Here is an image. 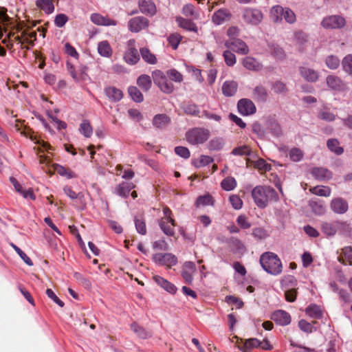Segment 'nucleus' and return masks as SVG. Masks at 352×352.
Listing matches in <instances>:
<instances>
[{"label": "nucleus", "instance_id": "f257e3e1", "mask_svg": "<svg viewBox=\"0 0 352 352\" xmlns=\"http://www.w3.org/2000/svg\"><path fill=\"white\" fill-rule=\"evenodd\" d=\"M252 196L260 208H265L269 201H276L278 199L276 190L270 186H256L252 191Z\"/></svg>", "mask_w": 352, "mask_h": 352}, {"label": "nucleus", "instance_id": "f03ea898", "mask_svg": "<svg viewBox=\"0 0 352 352\" xmlns=\"http://www.w3.org/2000/svg\"><path fill=\"white\" fill-rule=\"evenodd\" d=\"M260 263L265 271L274 276L283 271L282 263L278 256L273 252H265L260 257Z\"/></svg>", "mask_w": 352, "mask_h": 352}, {"label": "nucleus", "instance_id": "7ed1b4c3", "mask_svg": "<svg viewBox=\"0 0 352 352\" xmlns=\"http://www.w3.org/2000/svg\"><path fill=\"white\" fill-rule=\"evenodd\" d=\"M210 137V131L204 128L196 127L188 130L186 138L188 143L193 145L201 144Z\"/></svg>", "mask_w": 352, "mask_h": 352}, {"label": "nucleus", "instance_id": "20e7f679", "mask_svg": "<svg viewBox=\"0 0 352 352\" xmlns=\"http://www.w3.org/2000/svg\"><path fill=\"white\" fill-rule=\"evenodd\" d=\"M152 78L154 83L156 84L160 90L166 94H170L174 90V86L169 82L166 75L160 70H155L152 73Z\"/></svg>", "mask_w": 352, "mask_h": 352}, {"label": "nucleus", "instance_id": "39448f33", "mask_svg": "<svg viewBox=\"0 0 352 352\" xmlns=\"http://www.w3.org/2000/svg\"><path fill=\"white\" fill-rule=\"evenodd\" d=\"M242 18L246 23L256 25L262 21L263 15L260 10L248 7L242 10Z\"/></svg>", "mask_w": 352, "mask_h": 352}, {"label": "nucleus", "instance_id": "423d86ee", "mask_svg": "<svg viewBox=\"0 0 352 352\" xmlns=\"http://www.w3.org/2000/svg\"><path fill=\"white\" fill-rule=\"evenodd\" d=\"M136 41L132 38L126 43V50L124 54V60L129 65H135L140 60V54L135 46Z\"/></svg>", "mask_w": 352, "mask_h": 352}, {"label": "nucleus", "instance_id": "0eeeda50", "mask_svg": "<svg viewBox=\"0 0 352 352\" xmlns=\"http://www.w3.org/2000/svg\"><path fill=\"white\" fill-rule=\"evenodd\" d=\"M149 20L142 16H138L131 18L128 21V29L133 33H138L146 30L149 26Z\"/></svg>", "mask_w": 352, "mask_h": 352}, {"label": "nucleus", "instance_id": "6e6552de", "mask_svg": "<svg viewBox=\"0 0 352 352\" xmlns=\"http://www.w3.org/2000/svg\"><path fill=\"white\" fill-rule=\"evenodd\" d=\"M346 24L344 17L340 15H331L323 19L321 25L325 29H338L343 28Z\"/></svg>", "mask_w": 352, "mask_h": 352}, {"label": "nucleus", "instance_id": "1a4fd4ad", "mask_svg": "<svg viewBox=\"0 0 352 352\" xmlns=\"http://www.w3.org/2000/svg\"><path fill=\"white\" fill-rule=\"evenodd\" d=\"M153 260L155 263L161 265H166L170 268L177 263V257L170 253H157L153 256Z\"/></svg>", "mask_w": 352, "mask_h": 352}, {"label": "nucleus", "instance_id": "9d476101", "mask_svg": "<svg viewBox=\"0 0 352 352\" xmlns=\"http://www.w3.org/2000/svg\"><path fill=\"white\" fill-rule=\"evenodd\" d=\"M225 46L242 55L248 54L250 51L247 44L240 38L229 39L225 42Z\"/></svg>", "mask_w": 352, "mask_h": 352}, {"label": "nucleus", "instance_id": "9b49d317", "mask_svg": "<svg viewBox=\"0 0 352 352\" xmlns=\"http://www.w3.org/2000/svg\"><path fill=\"white\" fill-rule=\"evenodd\" d=\"M331 210L338 214H345L349 210V204L342 197L333 198L330 202Z\"/></svg>", "mask_w": 352, "mask_h": 352}, {"label": "nucleus", "instance_id": "f8f14e48", "mask_svg": "<svg viewBox=\"0 0 352 352\" xmlns=\"http://www.w3.org/2000/svg\"><path fill=\"white\" fill-rule=\"evenodd\" d=\"M63 191L67 196L72 200H76V207L79 210H84L86 207V202L82 192H75L72 187L66 186L63 188Z\"/></svg>", "mask_w": 352, "mask_h": 352}, {"label": "nucleus", "instance_id": "ddd939ff", "mask_svg": "<svg viewBox=\"0 0 352 352\" xmlns=\"http://www.w3.org/2000/svg\"><path fill=\"white\" fill-rule=\"evenodd\" d=\"M237 108L239 113L243 116H249L256 112V108L254 102L247 98H243L239 100Z\"/></svg>", "mask_w": 352, "mask_h": 352}, {"label": "nucleus", "instance_id": "4468645a", "mask_svg": "<svg viewBox=\"0 0 352 352\" xmlns=\"http://www.w3.org/2000/svg\"><path fill=\"white\" fill-rule=\"evenodd\" d=\"M196 271V267L193 262H186L182 268V276L184 280L187 284H191L193 280V274Z\"/></svg>", "mask_w": 352, "mask_h": 352}, {"label": "nucleus", "instance_id": "2eb2a0df", "mask_svg": "<svg viewBox=\"0 0 352 352\" xmlns=\"http://www.w3.org/2000/svg\"><path fill=\"white\" fill-rule=\"evenodd\" d=\"M159 226L166 235L168 236L175 235L174 228L176 226L175 219L162 218L159 221Z\"/></svg>", "mask_w": 352, "mask_h": 352}, {"label": "nucleus", "instance_id": "dca6fc26", "mask_svg": "<svg viewBox=\"0 0 352 352\" xmlns=\"http://www.w3.org/2000/svg\"><path fill=\"white\" fill-rule=\"evenodd\" d=\"M271 319L273 320L276 324L286 326L291 322L290 315L283 310L275 311L271 316Z\"/></svg>", "mask_w": 352, "mask_h": 352}, {"label": "nucleus", "instance_id": "f3484780", "mask_svg": "<svg viewBox=\"0 0 352 352\" xmlns=\"http://www.w3.org/2000/svg\"><path fill=\"white\" fill-rule=\"evenodd\" d=\"M311 174L313 177L319 181L329 180L333 175L331 171L324 167H315L312 168Z\"/></svg>", "mask_w": 352, "mask_h": 352}, {"label": "nucleus", "instance_id": "a211bd4d", "mask_svg": "<svg viewBox=\"0 0 352 352\" xmlns=\"http://www.w3.org/2000/svg\"><path fill=\"white\" fill-rule=\"evenodd\" d=\"M138 6L140 12L144 14L153 16L156 14V6L151 0H139Z\"/></svg>", "mask_w": 352, "mask_h": 352}, {"label": "nucleus", "instance_id": "6ab92c4d", "mask_svg": "<svg viewBox=\"0 0 352 352\" xmlns=\"http://www.w3.org/2000/svg\"><path fill=\"white\" fill-rule=\"evenodd\" d=\"M327 86L336 91H343L346 88V85L338 76L334 75H329L326 78Z\"/></svg>", "mask_w": 352, "mask_h": 352}, {"label": "nucleus", "instance_id": "aec40b11", "mask_svg": "<svg viewBox=\"0 0 352 352\" xmlns=\"http://www.w3.org/2000/svg\"><path fill=\"white\" fill-rule=\"evenodd\" d=\"M322 232L327 236H333L337 233V220L322 221L320 224Z\"/></svg>", "mask_w": 352, "mask_h": 352}, {"label": "nucleus", "instance_id": "412c9836", "mask_svg": "<svg viewBox=\"0 0 352 352\" xmlns=\"http://www.w3.org/2000/svg\"><path fill=\"white\" fill-rule=\"evenodd\" d=\"M91 21L98 25L114 26L117 25L116 21L111 19L107 16H103L98 13H94L91 15Z\"/></svg>", "mask_w": 352, "mask_h": 352}, {"label": "nucleus", "instance_id": "4be33fe9", "mask_svg": "<svg viewBox=\"0 0 352 352\" xmlns=\"http://www.w3.org/2000/svg\"><path fill=\"white\" fill-rule=\"evenodd\" d=\"M230 17L231 14L228 10L219 9L213 14L212 20L216 25H221Z\"/></svg>", "mask_w": 352, "mask_h": 352}, {"label": "nucleus", "instance_id": "5701e85b", "mask_svg": "<svg viewBox=\"0 0 352 352\" xmlns=\"http://www.w3.org/2000/svg\"><path fill=\"white\" fill-rule=\"evenodd\" d=\"M243 65L248 70L252 71H260L263 68L262 64L258 61L256 58L252 56H246L243 59Z\"/></svg>", "mask_w": 352, "mask_h": 352}, {"label": "nucleus", "instance_id": "b1692460", "mask_svg": "<svg viewBox=\"0 0 352 352\" xmlns=\"http://www.w3.org/2000/svg\"><path fill=\"white\" fill-rule=\"evenodd\" d=\"M153 280L159 286L162 287L170 294H173L176 292L177 287L173 283H170L163 277L156 275L153 276Z\"/></svg>", "mask_w": 352, "mask_h": 352}, {"label": "nucleus", "instance_id": "393cba45", "mask_svg": "<svg viewBox=\"0 0 352 352\" xmlns=\"http://www.w3.org/2000/svg\"><path fill=\"white\" fill-rule=\"evenodd\" d=\"M300 76L307 81L316 82L318 78V72L307 67H300L299 69Z\"/></svg>", "mask_w": 352, "mask_h": 352}, {"label": "nucleus", "instance_id": "a878e982", "mask_svg": "<svg viewBox=\"0 0 352 352\" xmlns=\"http://www.w3.org/2000/svg\"><path fill=\"white\" fill-rule=\"evenodd\" d=\"M135 188L132 182H123L118 185L115 189L116 193L122 197H127L130 191Z\"/></svg>", "mask_w": 352, "mask_h": 352}, {"label": "nucleus", "instance_id": "bb28decb", "mask_svg": "<svg viewBox=\"0 0 352 352\" xmlns=\"http://www.w3.org/2000/svg\"><path fill=\"white\" fill-rule=\"evenodd\" d=\"M104 91L107 96L111 102H118L123 97L122 91L115 87H107L105 89Z\"/></svg>", "mask_w": 352, "mask_h": 352}, {"label": "nucleus", "instance_id": "cd10ccee", "mask_svg": "<svg viewBox=\"0 0 352 352\" xmlns=\"http://www.w3.org/2000/svg\"><path fill=\"white\" fill-rule=\"evenodd\" d=\"M54 170L60 176L65 177L67 179H72L77 177L76 174L72 171L69 168L65 167L58 164L53 165Z\"/></svg>", "mask_w": 352, "mask_h": 352}, {"label": "nucleus", "instance_id": "c85d7f7f", "mask_svg": "<svg viewBox=\"0 0 352 352\" xmlns=\"http://www.w3.org/2000/svg\"><path fill=\"white\" fill-rule=\"evenodd\" d=\"M237 88L238 84L236 82L233 80L226 81L222 86V92L226 96H232L236 93Z\"/></svg>", "mask_w": 352, "mask_h": 352}, {"label": "nucleus", "instance_id": "c756f323", "mask_svg": "<svg viewBox=\"0 0 352 352\" xmlns=\"http://www.w3.org/2000/svg\"><path fill=\"white\" fill-rule=\"evenodd\" d=\"M268 94L265 87L256 86L253 90V98L258 102H265L267 100Z\"/></svg>", "mask_w": 352, "mask_h": 352}, {"label": "nucleus", "instance_id": "7c9ffc66", "mask_svg": "<svg viewBox=\"0 0 352 352\" xmlns=\"http://www.w3.org/2000/svg\"><path fill=\"white\" fill-rule=\"evenodd\" d=\"M98 54L105 58H110L112 56L113 50L107 41H102L98 44Z\"/></svg>", "mask_w": 352, "mask_h": 352}, {"label": "nucleus", "instance_id": "2f4dec72", "mask_svg": "<svg viewBox=\"0 0 352 352\" xmlns=\"http://www.w3.org/2000/svg\"><path fill=\"white\" fill-rule=\"evenodd\" d=\"M285 8L276 5L272 8L270 10V17L272 20L276 23H280L283 20Z\"/></svg>", "mask_w": 352, "mask_h": 352}, {"label": "nucleus", "instance_id": "473e14b6", "mask_svg": "<svg viewBox=\"0 0 352 352\" xmlns=\"http://www.w3.org/2000/svg\"><path fill=\"white\" fill-rule=\"evenodd\" d=\"M305 313L307 316L314 319H320L323 315L320 307L315 304L309 305L305 309Z\"/></svg>", "mask_w": 352, "mask_h": 352}, {"label": "nucleus", "instance_id": "72a5a7b5", "mask_svg": "<svg viewBox=\"0 0 352 352\" xmlns=\"http://www.w3.org/2000/svg\"><path fill=\"white\" fill-rule=\"evenodd\" d=\"M170 118L166 114H157L153 120V124L160 129L164 128L170 122Z\"/></svg>", "mask_w": 352, "mask_h": 352}, {"label": "nucleus", "instance_id": "f704fd0d", "mask_svg": "<svg viewBox=\"0 0 352 352\" xmlns=\"http://www.w3.org/2000/svg\"><path fill=\"white\" fill-rule=\"evenodd\" d=\"M140 53L142 59L147 63L154 65L157 63V58L148 47L140 49Z\"/></svg>", "mask_w": 352, "mask_h": 352}, {"label": "nucleus", "instance_id": "c9c22d12", "mask_svg": "<svg viewBox=\"0 0 352 352\" xmlns=\"http://www.w3.org/2000/svg\"><path fill=\"white\" fill-rule=\"evenodd\" d=\"M176 21L179 25L185 30L195 32L197 31V27L196 24L190 19H184L182 16H178L177 17Z\"/></svg>", "mask_w": 352, "mask_h": 352}, {"label": "nucleus", "instance_id": "e433bc0d", "mask_svg": "<svg viewBox=\"0 0 352 352\" xmlns=\"http://www.w3.org/2000/svg\"><path fill=\"white\" fill-rule=\"evenodd\" d=\"M36 6L46 14H51L54 10L52 0H36Z\"/></svg>", "mask_w": 352, "mask_h": 352}, {"label": "nucleus", "instance_id": "4c0bfd02", "mask_svg": "<svg viewBox=\"0 0 352 352\" xmlns=\"http://www.w3.org/2000/svg\"><path fill=\"white\" fill-rule=\"evenodd\" d=\"M309 206L312 211L318 215H322L325 213L326 207L321 200H311L309 201Z\"/></svg>", "mask_w": 352, "mask_h": 352}, {"label": "nucleus", "instance_id": "58836bf2", "mask_svg": "<svg viewBox=\"0 0 352 352\" xmlns=\"http://www.w3.org/2000/svg\"><path fill=\"white\" fill-rule=\"evenodd\" d=\"M338 261L344 264L348 263L349 265H352V247L342 248Z\"/></svg>", "mask_w": 352, "mask_h": 352}, {"label": "nucleus", "instance_id": "ea45409f", "mask_svg": "<svg viewBox=\"0 0 352 352\" xmlns=\"http://www.w3.org/2000/svg\"><path fill=\"white\" fill-rule=\"evenodd\" d=\"M138 85L144 91H147L151 87V79L148 75L142 74L137 80Z\"/></svg>", "mask_w": 352, "mask_h": 352}, {"label": "nucleus", "instance_id": "a19ab883", "mask_svg": "<svg viewBox=\"0 0 352 352\" xmlns=\"http://www.w3.org/2000/svg\"><path fill=\"white\" fill-rule=\"evenodd\" d=\"M184 111L187 115L197 116L199 118L204 117L203 112H201L198 106L195 104H187L184 107Z\"/></svg>", "mask_w": 352, "mask_h": 352}, {"label": "nucleus", "instance_id": "79ce46f5", "mask_svg": "<svg viewBox=\"0 0 352 352\" xmlns=\"http://www.w3.org/2000/svg\"><path fill=\"white\" fill-rule=\"evenodd\" d=\"M131 329L138 337L141 338L146 339L151 336V332L146 331L136 322H133L131 324Z\"/></svg>", "mask_w": 352, "mask_h": 352}, {"label": "nucleus", "instance_id": "37998d69", "mask_svg": "<svg viewBox=\"0 0 352 352\" xmlns=\"http://www.w3.org/2000/svg\"><path fill=\"white\" fill-rule=\"evenodd\" d=\"M337 232L345 236H350L351 228L346 221L337 220Z\"/></svg>", "mask_w": 352, "mask_h": 352}, {"label": "nucleus", "instance_id": "c03bdc74", "mask_svg": "<svg viewBox=\"0 0 352 352\" xmlns=\"http://www.w3.org/2000/svg\"><path fill=\"white\" fill-rule=\"evenodd\" d=\"M280 283L285 289H293L297 285V280L294 276L287 275L283 277Z\"/></svg>", "mask_w": 352, "mask_h": 352}, {"label": "nucleus", "instance_id": "a18cd8bd", "mask_svg": "<svg viewBox=\"0 0 352 352\" xmlns=\"http://www.w3.org/2000/svg\"><path fill=\"white\" fill-rule=\"evenodd\" d=\"M182 14L187 17H191L193 19L199 18V13L196 11L195 6L192 4H186L182 8Z\"/></svg>", "mask_w": 352, "mask_h": 352}, {"label": "nucleus", "instance_id": "49530a36", "mask_svg": "<svg viewBox=\"0 0 352 352\" xmlns=\"http://www.w3.org/2000/svg\"><path fill=\"white\" fill-rule=\"evenodd\" d=\"M342 69L347 74L352 76V54L346 55L341 62Z\"/></svg>", "mask_w": 352, "mask_h": 352}, {"label": "nucleus", "instance_id": "de8ad7c7", "mask_svg": "<svg viewBox=\"0 0 352 352\" xmlns=\"http://www.w3.org/2000/svg\"><path fill=\"white\" fill-rule=\"evenodd\" d=\"M213 162V159L208 155H201L199 158L192 161V165L196 168H201L208 165Z\"/></svg>", "mask_w": 352, "mask_h": 352}, {"label": "nucleus", "instance_id": "09e8293b", "mask_svg": "<svg viewBox=\"0 0 352 352\" xmlns=\"http://www.w3.org/2000/svg\"><path fill=\"white\" fill-rule=\"evenodd\" d=\"M310 192L316 195L327 197L331 195V189L328 186H316L310 188Z\"/></svg>", "mask_w": 352, "mask_h": 352}, {"label": "nucleus", "instance_id": "8fccbe9b", "mask_svg": "<svg viewBox=\"0 0 352 352\" xmlns=\"http://www.w3.org/2000/svg\"><path fill=\"white\" fill-rule=\"evenodd\" d=\"M328 148L337 155H341L344 152L342 147L339 146V142L336 139H330L327 142Z\"/></svg>", "mask_w": 352, "mask_h": 352}, {"label": "nucleus", "instance_id": "3c124183", "mask_svg": "<svg viewBox=\"0 0 352 352\" xmlns=\"http://www.w3.org/2000/svg\"><path fill=\"white\" fill-rule=\"evenodd\" d=\"M128 92L133 100L136 102H141L144 100V96L141 91L136 87L131 86L129 88Z\"/></svg>", "mask_w": 352, "mask_h": 352}, {"label": "nucleus", "instance_id": "603ef678", "mask_svg": "<svg viewBox=\"0 0 352 352\" xmlns=\"http://www.w3.org/2000/svg\"><path fill=\"white\" fill-rule=\"evenodd\" d=\"M272 91L276 94H285L287 91L286 85L280 80H276L272 83L271 87Z\"/></svg>", "mask_w": 352, "mask_h": 352}, {"label": "nucleus", "instance_id": "864d4df0", "mask_svg": "<svg viewBox=\"0 0 352 352\" xmlns=\"http://www.w3.org/2000/svg\"><path fill=\"white\" fill-rule=\"evenodd\" d=\"M134 221L137 232L142 235H145L146 234V226L144 219L142 217H135Z\"/></svg>", "mask_w": 352, "mask_h": 352}, {"label": "nucleus", "instance_id": "5fc2aeb1", "mask_svg": "<svg viewBox=\"0 0 352 352\" xmlns=\"http://www.w3.org/2000/svg\"><path fill=\"white\" fill-rule=\"evenodd\" d=\"M260 340L256 338H250L247 340L243 346V352H250L253 348H259Z\"/></svg>", "mask_w": 352, "mask_h": 352}, {"label": "nucleus", "instance_id": "6e6d98bb", "mask_svg": "<svg viewBox=\"0 0 352 352\" xmlns=\"http://www.w3.org/2000/svg\"><path fill=\"white\" fill-rule=\"evenodd\" d=\"M325 63L326 65L331 69H336L340 64L338 57L334 55L328 56L326 58Z\"/></svg>", "mask_w": 352, "mask_h": 352}, {"label": "nucleus", "instance_id": "4d7b16f0", "mask_svg": "<svg viewBox=\"0 0 352 352\" xmlns=\"http://www.w3.org/2000/svg\"><path fill=\"white\" fill-rule=\"evenodd\" d=\"M221 186L223 190L230 191L236 187V182L233 177H226L222 180Z\"/></svg>", "mask_w": 352, "mask_h": 352}, {"label": "nucleus", "instance_id": "13d9d810", "mask_svg": "<svg viewBox=\"0 0 352 352\" xmlns=\"http://www.w3.org/2000/svg\"><path fill=\"white\" fill-rule=\"evenodd\" d=\"M214 201L213 198L210 195H205L203 196H200L197 199L196 206H205L208 205H213Z\"/></svg>", "mask_w": 352, "mask_h": 352}, {"label": "nucleus", "instance_id": "bf43d9fd", "mask_svg": "<svg viewBox=\"0 0 352 352\" xmlns=\"http://www.w3.org/2000/svg\"><path fill=\"white\" fill-rule=\"evenodd\" d=\"M250 153L251 149L247 145L236 147L232 151V154L234 155L248 156Z\"/></svg>", "mask_w": 352, "mask_h": 352}, {"label": "nucleus", "instance_id": "052dcab7", "mask_svg": "<svg viewBox=\"0 0 352 352\" xmlns=\"http://www.w3.org/2000/svg\"><path fill=\"white\" fill-rule=\"evenodd\" d=\"M166 75L170 80H173L175 82H182L183 81L182 74L175 69L168 70Z\"/></svg>", "mask_w": 352, "mask_h": 352}, {"label": "nucleus", "instance_id": "680f3d73", "mask_svg": "<svg viewBox=\"0 0 352 352\" xmlns=\"http://www.w3.org/2000/svg\"><path fill=\"white\" fill-rule=\"evenodd\" d=\"M80 132L86 137L89 138L92 135L93 129L87 120H84L80 126Z\"/></svg>", "mask_w": 352, "mask_h": 352}, {"label": "nucleus", "instance_id": "e2e57ef3", "mask_svg": "<svg viewBox=\"0 0 352 352\" xmlns=\"http://www.w3.org/2000/svg\"><path fill=\"white\" fill-rule=\"evenodd\" d=\"M11 246L16 251V252L19 254V256L21 258V259L29 266H32L33 263L30 257H28L26 254L23 252L18 246L14 245V243H11Z\"/></svg>", "mask_w": 352, "mask_h": 352}, {"label": "nucleus", "instance_id": "0e129e2a", "mask_svg": "<svg viewBox=\"0 0 352 352\" xmlns=\"http://www.w3.org/2000/svg\"><path fill=\"white\" fill-rule=\"evenodd\" d=\"M318 118L327 122H332L336 119V115L327 109H323L318 113Z\"/></svg>", "mask_w": 352, "mask_h": 352}, {"label": "nucleus", "instance_id": "69168bd1", "mask_svg": "<svg viewBox=\"0 0 352 352\" xmlns=\"http://www.w3.org/2000/svg\"><path fill=\"white\" fill-rule=\"evenodd\" d=\"M223 56L228 66L232 67L236 63V56L230 50H226Z\"/></svg>", "mask_w": 352, "mask_h": 352}, {"label": "nucleus", "instance_id": "338daca9", "mask_svg": "<svg viewBox=\"0 0 352 352\" xmlns=\"http://www.w3.org/2000/svg\"><path fill=\"white\" fill-rule=\"evenodd\" d=\"M283 18L289 24H293L296 21V16L294 12L288 8H285Z\"/></svg>", "mask_w": 352, "mask_h": 352}, {"label": "nucleus", "instance_id": "774afa93", "mask_svg": "<svg viewBox=\"0 0 352 352\" xmlns=\"http://www.w3.org/2000/svg\"><path fill=\"white\" fill-rule=\"evenodd\" d=\"M236 223L241 229H248L252 226L248 218L244 214H241L237 217Z\"/></svg>", "mask_w": 352, "mask_h": 352}]
</instances>
